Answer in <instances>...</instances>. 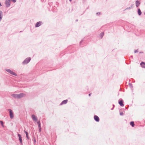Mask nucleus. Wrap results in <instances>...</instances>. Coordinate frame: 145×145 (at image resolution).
<instances>
[{"mask_svg":"<svg viewBox=\"0 0 145 145\" xmlns=\"http://www.w3.org/2000/svg\"><path fill=\"white\" fill-rule=\"evenodd\" d=\"M136 6L137 7H138L140 4V2L139 1L137 0L135 1Z\"/></svg>","mask_w":145,"mask_h":145,"instance_id":"6e6552de","label":"nucleus"},{"mask_svg":"<svg viewBox=\"0 0 145 145\" xmlns=\"http://www.w3.org/2000/svg\"><path fill=\"white\" fill-rule=\"evenodd\" d=\"M24 132L26 134V137L28 139H29V137H28V133H27V132L25 131H24Z\"/></svg>","mask_w":145,"mask_h":145,"instance_id":"dca6fc26","label":"nucleus"},{"mask_svg":"<svg viewBox=\"0 0 145 145\" xmlns=\"http://www.w3.org/2000/svg\"><path fill=\"white\" fill-rule=\"evenodd\" d=\"M18 136L19 138V139L21 144H22V136L21 135L19 134H18Z\"/></svg>","mask_w":145,"mask_h":145,"instance_id":"1a4fd4ad","label":"nucleus"},{"mask_svg":"<svg viewBox=\"0 0 145 145\" xmlns=\"http://www.w3.org/2000/svg\"><path fill=\"white\" fill-rule=\"evenodd\" d=\"M10 0H6V5L7 7H9L10 5Z\"/></svg>","mask_w":145,"mask_h":145,"instance_id":"7ed1b4c3","label":"nucleus"},{"mask_svg":"<svg viewBox=\"0 0 145 145\" xmlns=\"http://www.w3.org/2000/svg\"><path fill=\"white\" fill-rule=\"evenodd\" d=\"M129 85L130 86H132V84L131 83H129Z\"/></svg>","mask_w":145,"mask_h":145,"instance_id":"a878e982","label":"nucleus"},{"mask_svg":"<svg viewBox=\"0 0 145 145\" xmlns=\"http://www.w3.org/2000/svg\"><path fill=\"white\" fill-rule=\"evenodd\" d=\"M113 108H114V107H113L111 109V110H113Z\"/></svg>","mask_w":145,"mask_h":145,"instance_id":"cd10ccee","label":"nucleus"},{"mask_svg":"<svg viewBox=\"0 0 145 145\" xmlns=\"http://www.w3.org/2000/svg\"><path fill=\"white\" fill-rule=\"evenodd\" d=\"M137 12L139 16H140L142 14V12L141 11V10L140 8H138L137 10Z\"/></svg>","mask_w":145,"mask_h":145,"instance_id":"4468645a","label":"nucleus"},{"mask_svg":"<svg viewBox=\"0 0 145 145\" xmlns=\"http://www.w3.org/2000/svg\"><path fill=\"white\" fill-rule=\"evenodd\" d=\"M144 14L145 15V12L144 13Z\"/></svg>","mask_w":145,"mask_h":145,"instance_id":"72a5a7b5","label":"nucleus"},{"mask_svg":"<svg viewBox=\"0 0 145 145\" xmlns=\"http://www.w3.org/2000/svg\"><path fill=\"white\" fill-rule=\"evenodd\" d=\"M37 123H38V125H39V124H40V121H38L37 122Z\"/></svg>","mask_w":145,"mask_h":145,"instance_id":"5701e85b","label":"nucleus"},{"mask_svg":"<svg viewBox=\"0 0 145 145\" xmlns=\"http://www.w3.org/2000/svg\"><path fill=\"white\" fill-rule=\"evenodd\" d=\"M10 116V118L12 119L14 117L13 114L12 110L10 109L9 110Z\"/></svg>","mask_w":145,"mask_h":145,"instance_id":"423d86ee","label":"nucleus"},{"mask_svg":"<svg viewBox=\"0 0 145 145\" xmlns=\"http://www.w3.org/2000/svg\"><path fill=\"white\" fill-rule=\"evenodd\" d=\"M138 52V50H135L134 52L135 53H136V52Z\"/></svg>","mask_w":145,"mask_h":145,"instance_id":"b1692460","label":"nucleus"},{"mask_svg":"<svg viewBox=\"0 0 145 145\" xmlns=\"http://www.w3.org/2000/svg\"><path fill=\"white\" fill-rule=\"evenodd\" d=\"M10 1H12L14 3H15L16 1V0H10Z\"/></svg>","mask_w":145,"mask_h":145,"instance_id":"412c9836","label":"nucleus"},{"mask_svg":"<svg viewBox=\"0 0 145 145\" xmlns=\"http://www.w3.org/2000/svg\"><path fill=\"white\" fill-rule=\"evenodd\" d=\"M38 126H39V128H41V127L40 124L39 125H38Z\"/></svg>","mask_w":145,"mask_h":145,"instance_id":"393cba45","label":"nucleus"},{"mask_svg":"<svg viewBox=\"0 0 145 145\" xmlns=\"http://www.w3.org/2000/svg\"><path fill=\"white\" fill-rule=\"evenodd\" d=\"M130 125L133 127L135 126V124L133 121H131L130 122Z\"/></svg>","mask_w":145,"mask_h":145,"instance_id":"2eb2a0df","label":"nucleus"},{"mask_svg":"<svg viewBox=\"0 0 145 145\" xmlns=\"http://www.w3.org/2000/svg\"><path fill=\"white\" fill-rule=\"evenodd\" d=\"M123 101L122 99L121 100H119L118 101V103L121 106H123L124 105L123 103Z\"/></svg>","mask_w":145,"mask_h":145,"instance_id":"0eeeda50","label":"nucleus"},{"mask_svg":"<svg viewBox=\"0 0 145 145\" xmlns=\"http://www.w3.org/2000/svg\"><path fill=\"white\" fill-rule=\"evenodd\" d=\"M41 24V22H37L35 25V27H38L40 26Z\"/></svg>","mask_w":145,"mask_h":145,"instance_id":"9d476101","label":"nucleus"},{"mask_svg":"<svg viewBox=\"0 0 145 145\" xmlns=\"http://www.w3.org/2000/svg\"><path fill=\"white\" fill-rule=\"evenodd\" d=\"M113 107H114V106H114V105H113Z\"/></svg>","mask_w":145,"mask_h":145,"instance_id":"7c9ffc66","label":"nucleus"},{"mask_svg":"<svg viewBox=\"0 0 145 145\" xmlns=\"http://www.w3.org/2000/svg\"><path fill=\"white\" fill-rule=\"evenodd\" d=\"M69 0L70 1H71L72 0Z\"/></svg>","mask_w":145,"mask_h":145,"instance_id":"473e14b6","label":"nucleus"},{"mask_svg":"<svg viewBox=\"0 0 145 145\" xmlns=\"http://www.w3.org/2000/svg\"><path fill=\"white\" fill-rule=\"evenodd\" d=\"M39 128V131L40 132L41 130V128Z\"/></svg>","mask_w":145,"mask_h":145,"instance_id":"bb28decb","label":"nucleus"},{"mask_svg":"<svg viewBox=\"0 0 145 145\" xmlns=\"http://www.w3.org/2000/svg\"><path fill=\"white\" fill-rule=\"evenodd\" d=\"M30 60H31V58L30 57H28V58H27L24 61L23 63L24 64H27L29 62V61H30Z\"/></svg>","mask_w":145,"mask_h":145,"instance_id":"f03ea898","label":"nucleus"},{"mask_svg":"<svg viewBox=\"0 0 145 145\" xmlns=\"http://www.w3.org/2000/svg\"><path fill=\"white\" fill-rule=\"evenodd\" d=\"M0 123L1 124L2 126L3 127H4L3 122L2 121H0Z\"/></svg>","mask_w":145,"mask_h":145,"instance_id":"a211bd4d","label":"nucleus"},{"mask_svg":"<svg viewBox=\"0 0 145 145\" xmlns=\"http://www.w3.org/2000/svg\"><path fill=\"white\" fill-rule=\"evenodd\" d=\"M34 141H35V142H36V140H34Z\"/></svg>","mask_w":145,"mask_h":145,"instance_id":"2f4dec72","label":"nucleus"},{"mask_svg":"<svg viewBox=\"0 0 145 145\" xmlns=\"http://www.w3.org/2000/svg\"><path fill=\"white\" fill-rule=\"evenodd\" d=\"M67 101H68L67 100H65L61 102V103L60 104V105H62L63 104H66L67 102Z\"/></svg>","mask_w":145,"mask_h":145,"instance_id":"f8f14e48","label":"nucleus"},{"mask_svg":"<svg viewBox=\"0 0 145 145\" xmlns=\"http://www.w3.org/2000/svg\"><path fill=\"white\" fill-rule=\"evenodd\" d=\"M25 96V94L23 93H21L19 94H13L12 96L15 98L19 99Z\"/></svg>","mask_w":145,"mask_h":145,"instance_id":"f257e3e1","label":"nucleus"},{"mask_svg":"<svg viewBox=\"0 0 145 145\" xmlns=\"http://www.w3.org/2000/svg\"><path fill=\"white\" fill-rule=\"evenodd\" d=\"M140 65L142 67L145 68V63L143 62H142L140 64Z\"/></svg>","mask_w":145,"mask_h":145,"instance_id":"ddd939ff","label":"nucleus"},{"mask_svg":"<svg viewBox=\"0 0 145 145\" xmlns=\"http://www.w3.org/2000/svg\"><path fill=\"white\" fill-rule=\"evenodd\" d=\"M1 6V3H0V7Z\"/></svg>","mask_w":145,"mask_h":145,"instance_id":"c85d7f7f","label":"nucleus"},{"mask_svg":"<svg viewBox=\"0 0 145 145\" xmlns=\"http://www.w3.org/2000/svg\"><path fill=\"white\" fill-rule=\"evenodd\" d=\"M7 72H9V73H10L11 74H13L15 76H16V73L13 72L12 71H11V70H10L9 69H7Z\"/></svg>","mask_w":145,"mask_h":145,"instance_id":"20e7f679","label":"nucleus"},{"mask_svg":"<svg viewBox=\"0 0 145 145\" xmlns=\"http://www.w3.org/2000/svg\"><path fill=\"white\" fill-rule=\"evenodd\" d=\"M133 5L134 4H133L131 5V7H130L131 8H133Z\"/></svg>","mask_w":145,"mask_h":145,"instance_id":"4be33fe9","label":"nucleus"},{"mask_svg":"<svg viewBox=\"0 0 145 145\" xmlns=\"http://www.w3.org/2000/svg\"><path fill=\"white\" fill-rule=\"evenodd\" d=\"M94 119L97 121H99V118L98 116H94Z\"/></svg>","mask_w":145,"mask_h":145,"instance_id":"9b49d317","label":"nucleus"},{"mask_svg":"<svg viewBox=\"0 0 145 145\" xmlns=\"http://www.w3.org/2000/svg\"><path fill=\"white\" fill-rule=\"evenodd\" d=\"M89 95L90 96L91 95V94L90 93L89 94Z\"/></svg>","mask_w":145,"mask_h":145,"instance_id":"c756f323","label":"nucleus"},{"mask_svg":"<svg viewBox=\"0 0 145 145\" xmlns=\"http://www.w3.org/2000/svg\"><path fill=\"white\" fill-rule=\"evenodd\" d=\"M131 9V8H130V7H127V8L125 9V10H128V9Z\"/></svg>","mask_w":145,"mask_h":145,"instance_id":"aec40b11","label":"nucleus"},{"mask_svg":"<svg viewBox=\"0 0 145 145\" xmlns=\"http://www.w3.org/2000/svg\"><path fill=\"white\" fill-rule=\"evenodd\" d=\"M104 35V33L103 32L101 33H100V37H101V38H103V36Z\"/></svg>","mask_w":145,"mask_h":145,"instance_id":"f3484780","label":"nucleus"},{"mask_svg":"<svg viewBox=\"0 0 145 145\" xmlns=\"http://www.w3.org/2000/svg\"><path fill=\"white\" fill-rule=\"evenodd\" d=\"M123 113L122 112H120V115H121V116H122L123 115Z\"/></svg>","mask_w":145,"mask_h":145,"instance_id":"6ab92c4d","label":"nucleus"},{"mask_svg":"<svg viewBox=\"0 0 145 145\" xmlns=\"http://www.w3.org/2000/svg\"><path fill=\"white\" fill-rule=\"evenodd\" d=\"M31 117L33 121H35V122H36L37 121V117L36 116H35L33 114L32 115Z\"/></svg>","mask_w":145,"mask_h":145,"instance_id":"39448f33","label":"nucleus"}]
</instances>
